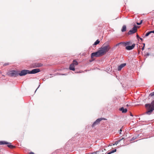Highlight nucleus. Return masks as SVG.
<instances>
[{"instance_id": "f257e3e1", "label": "nucleus", "mask_w": 154, "mask_h": 154, "mask_svg": "<svg viewBox=\"0 0 154 154\" xmlns=\"http://www.w3.org/2000/svg\"><path fill=\"white\" fill-rule=\"evenodd\" d=\"M145 107L147 111L146 114L150 115L152 112L154 110V100L152 101L151 103H146L145 105Z\"/></svg>"}, {"instance_id": "f03ea898", "label": "nucleus", "mask_w": 154, "mask_h": 154, "mask_svg": "<svg viewBox=\"0 0 154 154\" xmlns=\"http://www.w3.org/2000/svg\"><path fill=\"white\" fill-rule=\"evenodd\" d=\"M110 48V47L109 45L107 43H105L102 46V47L100 48L99 50L101 52L103 55L109 51Z\"/></svg>"}, {"instance_id": "7ed1b4c3", "label": "nucleus", "mask_w": 154, "mask_h": 154, "mask_svg": "<svg viewBox=\"0 0 154 154\" xmlns=\"http://www.w3.org/2000/svg\"><path fill=\"white\" fill-rule=\"evenodd\" d=\"M103 55L99 50L97 51L96 52H93L91 54V57L93 58L94 57H99Z\"/></svg>"}, {"instance_id": "20e7f679", "label": "nucleus", "mask_w": 154, "mask_h": 154, "mask_svg": "<svg viewBox=\"0 0 154 154\" xmlns=\"http://www.w3.org/2000/svg\"><path fill=\"white\" fill-rule=\"evenodd\" d=\"M11 143L6 142L5 141H0V145L7 144V146L10 148H14V146L11 145Z\"/></svg>"}, {"instance_id": "39448f33", "label": "nucleus", "mask_w": 154, "mask_h": 154, "mask_svg": "<svg viewBox=\"0 0 154 154\" xmlns=\"http://www.w3.org/2000/svg\"><path fill=\"white\" fill-rule=\"evenodd\" d=\"M137 26L136 25H134L132 29L128 31V35H130L136 32L137 31Z\"/></svg>"}, {"instance_id": "423d86ee", "label": "nucleus", "mask_w": 154, "mask_h": 154, "mask_svg": "<svg viewBox=\"0 0 154 154\" xmlns=\"http://www.w3.org/2000/svg\"><path fill=\"white\" fill-rule=\"evenodd\" d=\"M9 76L11 77H16L18 75V73L14 70H12V71L9 72L8 73Z\"/></svg>"}, {"instance_id": "0eeeda50", "label": "nucleus", "mask_w": 154, "mask_h": 154, "mask_svg": "<svg viewBox=\"0 0 154 154\" xmlns=\"http://www.w3.org/2000/svg\"><path fill=\"white\" fill-rule=\"evenodd\" d=\"M27 74H29V70L23 69L22 70L20 73H18V75L20 76H24Z\"/></svg>"}, {"instance_id": "6e6552de", "label": "nucleus", "mask_w": 154, "mask_h": 154, "mask_svg": "<svg viewBox=\"0 0 154 154\" xmlns=\"http://www.w3.org/2000/svg\"><path fill=\"white\" fill-rule=\"evenodd\" d=\"M104 118H101L97 119L92 124V127H94L95 125L98 124L102 120H105Z\"/></svg>"}, {"instance_id": "1a4fd4ad", "label": "nucleus", "mask_w": 154, "mask_h": 154, "mask_svg": "<svg viewBox=\"0 0 154 154\" xmlns=\"http://www.w3.org/2000/svg\"><path fill=\"white\" fill-rule=\"evenodd\" d=\"M40 71L39 69H32L31 71L29 70V74H35Z\"/></svg>"}, {"instance_id": "9d476101", "label": "nucleus", "mask_w": 154, "mask_h": 154, "mask_svg": "<svg viewBox=\"0 0 154 154\" xmlns=\"http://www.w3.org/2000/svg\"><path fill=\"white\" fill-rule=\"evenodd\" d=\"M135 46V44H133L131 46H126L125 49L128 50H130L133 49Z\"/></svg>"}, {"instance_id": "9b49d317", "label": "nucleus", "mask_w": 154, "mask_h": 154, "mask_svg": "<svg viewBox=\"0 0 154 154\" xmlns=\"http://www.w3.org/2000/svg\"><path fill=\"white\" fill-rule=\"evenodd\" d=\"M126 65V63H122L119 66L118 68V71H120Z\"/></svg>"}, {"instance_id": "f8f14e48", "label": "nucleus", "mask_w": 154, "mask_h": 154, "mask_svg": "<svg viewBox=\"0 0 154 154\" xmlns=\"http://www.w3.org/2000/svg\"><path fill=\"white\" fill-rule=\"evenodd\" d=\"M119 110L122 111V113H126L127 111V109L126 108H124L123 107H122L119 109Z\"/></svg>"}, {"instance_id": "ddd939ff", "label": "nucleus", "mask_w": 154, "mask_h": 154, "mask_svg": "<svg viewBox=\"0 0 154 154\" xmlns=\"http://www.w3.org/2000/svg\"><path fill=\"white\" fill-rule=\"evenodd\" d=\"M42 65L43 64L42 63H36L34 64V67H40L42 66Z\"/></svg>"}, {"instance_id": "4468645a", "label": "nucleus", "mask_w": 154, "mask_h": 154, "mask_svg": "<svg viewBox=\"0 0 154 154\" xmlns=\"http://www.w3.org/2000/svg\"><path fill=\"white\" fill-rule=\"evenodd\" d=\"M69 69L70 70L74 71L75 70L74 66L73 65V64H71L69 66Z\"/></svg>"}, {"instance_id": "2eb2a0df", "label": "nucleus", "mask_w": 154, "mask_h": 154, "mask_svg": "<svg viewBox=\"0 0 154 154\" xmlns=\"http://www.w3.org/2000/svg\"><path fill=\"white\" fill-rule=\"evenodd\" d=\"M126 26L125 25H123L122 28V30H121L122 32H125L126 31Z\"/></svg>"}, {"instance_id": "dca6fc26", "label": "nucleus", "mask_w": 154, "mask_h": 154, "mask_svg": "<svg viewBox=\"0 0 154 154\" xmlns=\"http://www.w3.org/2000/svg\"><path fill=\"white\" fill-rule=\"evenodd\" d=\"M116 149H115L113 150H111L110 152L107 153V154H111L112 153H114V152H116Z\"/></svg>"}, {"instance_id": "f3484780", "label": "nucleus", "mask_w": 154, "mask_h": 154, "mask_svg": "<svg viewBox=\"0 0 154 154\" xmlns=\"http://www.w3.org/2000/svg\"><path fill=\"white\" fill-rule=\"evenodd\" d=\"M116 149H115L113 150H111L110 152L107 153V154H111L112 153H114V152H116Z\"/></svg>"}, {"instance_id": "a211bd4d", "label": "nucleus", "mask_w": 154, "mask_h": 154, "mask_svg": "<svg viewBox=\"0 0 154 154\" xmlns=\"http://www.w3.org/2000/svg\"><path fill=\"white\" fill-rule=\"evenodd\" d=\"M99 42L100 41L99 40L97 39L95 42L93 44V45H96L98 44L99 43Z\"/></svg>"}, {"instance_id": "6ab92c4d", "label": "nucleus", "mask_w": 154, "mask_h": 154, "mask_svg": "<svg viewBox=\"0 0 154 154\" xmlns=\"http://www.w3.org/2000/svg\"><path fill=\"white\" fill-rule=\"evenodd\" d=\"M131 44V43L130 42H125V45L126 46H128V45H130Z\"/></svg>"}, {"instance_id": "aec40b11", "label": "nucleus", "mask_w": 154, "mask_h": 154, "mask_svg": "<svg viewBox=\"0 0 154 154\" xmlns=\"http://www.w3.org/2000/svg\"><path fill=\"white\" fill-rule=\"evenodd\" d=\"M72 64H73V65H78V63L76 60H74L73 61V63H72Z\"/></svg>"}, {"instance_id": "412c9836", "label": "nucleus", "mask_w": 154, "mask_h": 154, "mask_svg": "<svg viewBox=\"0 0 154 154\" xmlns=\"http://www.w3.org/2000/svg\"><path fill=\"white\" fill-rule=\"evenodd\" d=\"M150 33H151L150 31L147 32L145 34L144 37H147L148 36Z\"/></svg>"}, {"instance_id": "4be33fe9", "label": "nucleus", "mask_w": 154, "mask_h": 154, "mask_svg": "<svg viewBox=\"0 0 154 154\" xmlns=\"http://www.w3.org/2000/svg\"><path fill=\"white\" fill-rule=\"evenodd\" d=\"M121 140H117V141L115 142V144L117 145V144H118V143H119Z\"/></svg>"}, {"instance_id": "5701e85b", "label": "nucleus", "mask_w": 154, "mask_h": 154, "mask_svg": "<svg viewBox=\"0 0 154 154\" xmlns=\"http://www.w3.org/2000/svg\"><path fill=\"white\" fill-rule=\"evenodd\" d=\"M143 20H141L140 23L137 22V25H140L142 23Z\"/></svg>"}, {"instance_id": "b1692460", "label": "nucleus", "mask_w": 154, "mask_h": 154, "mask_svg": "<svg viewBox=\"0 0 154 154\" xmlns=\"http://www.w3.org/2000/svg\"><path fill=\"white\" fill-rule=\"evenodd\" d=\"M154 95V91L153 92L149 94V96H152Z\"/></svg>"}, {"instance_id": "393cba45", "label": "nucleus", "mask_w": 154, "mask_h": 154, "mask_svg": "<svg viewBox=\"0 0 154 154\" xmlns=\"http://www.w3.org/2000/svg\"><path fill=\"white\" fill-rule=\"evenodd\" d=\"M103 148H100V150H101V151H102V152H103V153H106V152H104L103 150Z\"/></svg>"}, {"instance_id": "a878e982", "label": "nucleus", "mask_w": 154, "mask_h": 154, "mask_svg": "<svg viewBox=\"0 0 154 154\" xmlns=\"http://www.w3.org/2000/svg\"><path fill=\"white\" fill-rule=\"evenodd\" d=\"M136 36H137V39L138 40L139 39V38H140V37L137 34Z\"/></svg>"}, {"instance_id": "bb28decb", "label": "nucleus", "mask_w": 154, "mask_h": 154, "mask_svg": "<svg viewBox=\"0 0 154 154\" xmlns=\"http://www.w3.org/2000/svg\"><path fill=\"white\" fill-rule=\"evenodd\" d=\"M9 65L8 63H6L4 64L3 65L4 66H7Z\"/></svg>"}, {"instance_id": "cd10ccee", "label": "nucleus", "mask_w": 154, "mask_h": 154, "mask_svg": "<svg viewBox=\"0 0 154 154\" xmlns=\"http://www.w3.org/2000/svg\"><path fill=\"white\" fill-rule=\"evenodd\" d=\"M135 139V138H134V137H133L131 138V141H132L134 140Z\"/></svg>"}, {"instance_id": "c85d7f7f", "label": "nucleus", "mask_w": 154, "mask_h": 154, "mask_svg": "<svg viewBox=\"0 0 154 154\" xmlns=\"http://www.w3.org/2000/svg\"><path fill=\"white\" fill-rule=\"evenodd\" d=\"M149 53H147L146 54L145 56H149Z\"/></svg>"}, {"instance_id": "c756f323", "label": "nucleus", "mask_w": 154, "mask_h": 154, "mask_svg": "<svg viewBox=\"0 0 154 154\" xmlns=\"http://www.w3.org/2000/svg\"><path fill=\"white\" fill-rule=\"evenodd\" d=\"M120 44V43H118V44H116L115 45V47H117V46H119Z\"/></svg>"}, {"instance_id": "7c9ffc66", "label": "nucleus", "mask_w": 154, "mask_h": 154, "mask_svg": "<svg viewBox=\"0 0 154 154\" xmlns=\"http://www.w3.org/2000/svg\"><path fill=\"white\" fill-rule=\"evenodd\" d=\"M122 131V130L121 129L120 130H119V134H121V132Z\"/></svg>"}, {"instance_id": "2f4dec72", "label": "nucleus", "mask_w": 154, "mask_h": 154, "mask_svg": "<svg viewBox=\"0 0 154 154\" xmlns=\"http://www.w3.org/2000/svg\"><path fill=\"white\" fill-rule=\"evenodd\" d=\"M144 47H144V46H143V47L142 48V51H143V50H144Z\"/></svg>"}, {"instance_id": "473e14b6", "label": "nucleus", "mask_w": 154, "mask_h": 154, "mask_svg": "<svg viewBox=\"0 0 154 154\" xmlns=\"http://www.w3.org/2000/svg\"><path fill=\"white\" fill-rule=\"evenodd\" d=\"M29 154H34V153L32 152H30Z\"/></svg>"}, {"instance_id": "72a5a7b5", "label": "nucleus", "mask_w": 154, "mask_h": 154, "mask_svg": "<svg viewBox=\"0 0 154 154\" xmlns=\"http://www.w3.org/2000/svg\"><path fill=\"white\" fill-rule=\"evenodd\" d=\"M139 39H140L141 41H142L143 40V38H140H140H139Z\"/></svg>"}, {"instance_id": "f704fd0d", "label": "nucleus", "mask_w": 154, "mask_h": 154, "mask_svg": "<svg viewBox=\"0 0 154 154\" xmlns=\"http://www.w3.org/2000/svg\"><path fill=\"white\" fill-rule=\"evenodd\" d=\"M150 32H151V33H154V30H153V31H150Z\"/></svg>"}, {"instance_id": "c9c22d12", "label": "nucleus", "mask_w": 154, "mask_h": 154, "mask_svg": "<svg viewBox=\"0 0 154 154\" xmlns=\"http://www.w3.org/2000/svg\"><path fill=\"white\" fill-rule=\"evenodd\" d=\"M40 86V85H39V86H38V88H37V89H36V90L35 91V92L36 91V90H37V89H38V88H39V86Z\"/></svg>"}, {"instance_id": "e433bc0d", "label": "nucleus", "mask_w": 154, "mask_h": 154, "mask_svg": "<svg viewBox=\"0 0 154 154\" xmlns=\"http://www.w3.org/2000/svg\"><path fill=\"white\" fill-rule=\"evenodd\" d=\"M143 46H144V47H145V44L143 43Z\"/></svg>"}, {"instance_id": "4c0bfd02", "label": "nucleus", "mask_w": 154, "mask_h": 154, "mask_svg": "<svg viewBox=\"0 0 154 154\" xmlns=\"http://www.w3.org/2000/svg\"><path fill=\"white\" fill-rule=\"evenodd\" d=\"M124 139V138L123 137H122L121 139L120 140H122L123 139Z\"/></svg>"}, {"instance_id": "58836bf2", "label": "nucleus", "mask_w": 154, "mask_h": 154, "mask_svg": "<svg viewBox=\"0 0 154 154\" xmlns=\"http://www.w3.org/2000/svg\"><path fill=\"white\" fill-rule=\"evenodd\" d=\"M130 116H133V115H132V114H131V115H130Z\"/></svg>"}, {"instance_id": "ea45409f", "label": "nucleus", "mask_w": 154, "mask_h": 154, "mask_svg": "<svg viewBox=\"0 0 154 154\" xmlns=\"http://www.w3.org/2000/svg\"><path fill=\"white\" fill-rule=\"evenodd\" d=\"M126 106H129V105H128V104H127L126 105Z\"/></svg>"}, {"instance_id": "a19ab883", "label": "nucleus", "mask_w": 154, "mask_h": 154, "mask_svg": "<svg viewBox=\"0 0 154 154\" xmlns=\"http://www.w3.org/2000/svg\"><path fill=\"white\" fill-rule=\"evenodd\" d=\"M104 151H106V149H104Z\"/></svg>"}, {"instance_id": "79ce46f5", "label": "nucleus", "mask_w": 154, "mask_h": 154, "mask_svg": "<svg viewBox=\"0 0 154 154\" xmlns=\"http://www.w3.org/2000/svg\"><path fill=\"white\" fill-rule=\"evenodd\" d=\"M62 75H66L65 74H63Z\"/></svg>"}, {"instance_id": "37998d69", "label": "nucleus", "mask_w": 154, "mask_h": 154, "mask_svg": "<svg viewBox=\"0 0 154 154\" xmlns=\"http://www.w3.org/2000/svg\"><path fill=\"white\" fill-rule=\"evenodd\" d=\"M92 61V60L90 61V62H91Z\"/></svg>"}]
</instances>
